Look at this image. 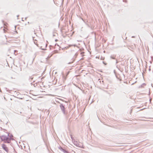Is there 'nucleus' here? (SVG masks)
Segmentation results:
<instances>
[{
	"instance_id": "1",
	"label": "nucleus",
	"mask_w": 153,
	"mask_h": 153,
	"mask_svg": "<svg viewBox=\"0 0 153 153\" xmlns=\"http://www.w3.org/2000/svg\"><path fill=\"white\" fill-rule=\"evenodd\" d=\"M0 139L1 141H3L4 143H10L11 139V137H9L7 136L4 135H2L0 136Z\"/></svg>"
},
{
	"instance_id": "2",
	"label": "nucleus",
	"mask_w": 153,
	"mask_h": 153,
	"mask_svg": "<svg viewBox=\"0 0 153 153\" xmlns=\"http://www.w3.org/2000/svg\"><path fill=\"white\" fill-rule=\"evenodd\" d=\"M60 108L62 111V112L64 114H66L65 112V108L64 107V105H63V104H60Z\"/></svg>"
},
{
	"instance_id": "3",
	"label": "nucleus",
	"mask_w": 153,
	"mask_h": 153,
	"mask_svg": "<svg viewBox=\"0 0 153 153\" xmlns=\"http://www.w3.org/2000/svg\"><path fill=\"white\" fill-rule=\"evenodd\" d=\"M74 145L79 147H82V144H79L77 141L75 140L74 141Z\"/></svg>"
},
{
	"instance_id": "4",
	"label": "nucleus",
	"mask_w": 153,
	"mask_h": 153,
	"mask_svg": "<svg viewBox=\"0 0 153 153\" xmlns=\"http://www.w3.org/2000/svg\"><path fill=\"white\" fill-rule=\"evenodd\" d=\"M2 146L3 149L4 150H5L8 153L9 151L7 147V146H6V145L5 144H3L2 145Z\"/></svg>"
},
{
	"instance_id": "5",
	"label": "nucleus",
	"mask_w": 153,
	"mask_h": 153,
	"mask_svg": "<svg viewBox=\"0 0 153 153\" xmlns=\"http://www.w3.org/2000/svg\"><path fill=\"white\" fill-rule=\"evenodd\" d=\"M9 137H11V140H13L14 139L13 138V136L11 134H10L9 133H8L7 136Z\"/></svg>"
},
{
	"instance_id": "6",
	"label": "nucleus",
	"mask_w": 153,
	"mask_h": 153,
	"mask_svg": "<svg viewBox=\"0 0 153 153\" xmlns=\"http://www.w3.org/2000/svg\"><path fill=\"white\" fill-rule=\"evenodd\" d=\"M59 149L62 152L65 153L66 152V150H65L64 149L62 148L61 147H60L59 148Z\"/></svg>"
},
{
	"instance_id": "7",
	"label": "nucleus",
	"mask_w": 153,
	"mask_h": 153,
	"mask_svg": "<svg viewBox=\"0 0 153 153\" xmlns=\"http://www.w3.org/2000/svg\"><path fill=\"white\" fill-rule=\"evenodd\" d=\"M29 91H30L29 94H32V95H34V96H36V94H33V93L31 92H32L33 91L31 90H30Z\"/></svg>"
},
{
	"instance_id": "8",
	"label": "nucleus",
	"mask_w": 153,
	"mask_h": 153,
	"mask_svg": "<svg viewBox=\"0 0 153 153\" xmlns=\"http://www.w3.org/2000/svg\"><path fill=\"white\" fill-rule=\"evenodd\" d=\"M146 84L145 83H143L142 85H141L140 86H139V88H142Z\"/></svg>"
},
{
	"instance_id": "9",
	"label": "nucleus",
	"mask_w": 153,
	"mask_h": 153,
	"mask_svg": "<svg viewBox=\"0 0 153 153\" xmlns=\"http://www.w3.org/2000/svg\"><path fill=\"white\" fill-rule=\"evenodd\" d=\"M110 57L111 59H115V57H114L112 56H111Z\"/></svg>"
},
{
	"instance_id": "10",
	"label": "nucleus",
	"mask_w": 153,
	"mask_h": 153,
	"mask_svg": "<svg viewBox=\"0 0 153 153\" xmlns=\"http://www.w3.org/2000/svg\"><path fill=\"white\" fill-rule=\"evenodd\" d=\"M66 152H65L64 153H70L68 152V151H66Z\"/></svg>"
},
{
	"instance_id": "11",
	"label": "nucleus",
	"mask_w": 153,
	"mask_h": 153,
	"mask_svg": "<svg viewBox=\"0 0 153 153\" xmlns=\"http://www.w3.org/2000/svg\"><path fill=\"white\" fill-rule=\"evenodd\" d=\"M30 84H31V86L32 87V86H33V84H32V83H31Z\"/></svg>"
},
{
	"instance_id": "12",
	"label": "nucleus",
	"mask_w": 153,
	"mask_h": 153,
	"mask_svg": "<svg viewBox=\"0 0 153 153\" xmlns=\"http://www.w3.org/2000/svg\"><path fill=\"white\" fill-rule=\"evenodd\" d=\"M58 41V39H56L55 40V41L56 42H57Z\"/></svg>"
},
{
	"instance_id": "13",
	"label": "nucleus",
	"mask_w": 153,
	"mask_h": 153,
	"mask_svg": "<svg viewBox=\"0 0 153 153\" xmlns=\"http://www.w3.org/2000/svg\"><path fill=\"white\" fill-rule=\"evenodd\" d=\"M34 57L33 58H32V61H33V60L34 59Z\"/></svg>"
},
{
	"instance_id": "14",
	"label": "nucleus",
	"mask_w": 153,
	"mask_h": 153,
	"mask_svg": "<svg viewBox=\"0 0 153 153\" xmlns=\"http://www.w3.org/2000/svg\"><path fill=\"white\" fill-rule=\"evenodd\" d=\"M71 139H72V140H73V137H72V136H71Z\"/></svg>"
},
{
	"instance_id": "15",
	"label": "nucleus",
	"mask_w": 153,
	"mask_h": 153,
	"mask_svg": "<svg viewBox=\"0 0 153 153\" xmlns=\"http://www.w3.org/2000/svg\"><path fill=\"white\" fill-rule=\"evenodd\" d=\"M118 62L117 61V60H116V63H118Z\"/></svg>"
},
{
	"instance_id": "16",
	"label": "nucleus",
	"mask_w": 153,
	"mask_h": 153,
	"mask_svg": "<svg viewBox=\"0 0 153 153\" xmlns=\"http://www.w3.org/2000/svg\"><path fill=\"white\" fill-rule=\"evenodd\" d=\"M53 36H56V35L54 34H53Z\"/></svg>"
},
{
	"instance_id": "17",
	"label": "nucleus",
	"mask_w": 153,
	"mask_h": 153,
	"mask_svg": "<svg viewBox=\"0 0 153 153\" xmlns=\"http://www.w3.org/2000/svg\"><path fill=\"white\" fill-rule=\"evenodd\" d=\"M32 99H33V100H35L36 99H35V98H32Z\"/></svg>"
},
{
	"instance_id": "18",
	"label": "nucleus",
	"mask_w": 153,
	"mask_h": 153,
	"mask_svg": "<svg viewBox=\"0 0 153 153\" xmlns=\"http://www.w3.org/2000/svg\"><path fill=\"white\" fill-rule=\"evenodd\" d=\"M32 99H33V100H35L36 99H35V98H32Z\"/></svg>"
},
{
	"instance_id": "19",
	"label": "nucleus",
	"mask_w": 153,
	"mask_h": 153,
	"mask_svg": "<svg viewBox=\"0 0 153 153\" xmlns=\"http://www.w3.org/2000/svg\"><path fill=\"white\" fill-rule=\"evenodd\" d=\"M132 38H134V36H132Z\"/></svg>"
},
{
	"instance_id": "20",
	"label": "nucleus",
	"mask_w": 153,
	"mask_h": 153,
	"mask_svg": "<svg viewBox=\"0 0 153 153\" xmlns=\"http://www.w3.org/2000/svg\"><path fill=\"white\" fill-rule=\"evenodd\" d=\"M103 63L104 64H105V62H103Z\"/></svg>"
},
{
	"instance_id": "21",
	"label": "nucleus",
	"mask_w": 153,
	"mask_h": 153,
	"mask_svg": "<svg viewBox=\"0 0 153 153\" xmlns=\"http://www.w3.org/2000/svg\"><path fill=\"white\" fill-rule=\"evenodd\" d=\"M29 97H30V98H31V96H29Z\"/></svg>"
},
{
	"instance_id": "22",
	"label": "nucleus",
	"mask_w": 153,
	"mask_h": 153,
	"mask_svg": "<svg viewBox=\"0 0 153 153\" xmlns=\"http://www.w3.org/2000/svg\"><path fill=\"white\" fill-rule=\"evenodd\" d=\"M34 43H35V44H36V42H34Z\"/></svg>"
},
{
	"instance_id": "23",
	"label": "nucleus",
	"mask_w": 153,
	"mask_h": 153,
	"mask_svg": "<svg viewBox=\"0 0 153 153\" xmlns=\"http://www.w3.org/2000/svg\"><path fill=\"white\" fill-rule=\"evenodd\" d=\"M16 32L17 33V32L16 31Z\"/></svg>"
},
{
	"instance_id": "24",
	"label": "nucleus",
	"mask_w": 153,
	"mask_h": 153,
	"mask_svg": "<svg viewBox=\"0 0 153 153\" xmlns=\"http://www.w3.org/2000/svg\"><path fill=\"white\" fill-rule=\"evenodd\" d=\"M19 16V15H17V17H18Z\"/></svg>"
},
{
	"instance_id": "25",
	"label": "nucleus",
	"mask_w": 153,
	"mask_h": 153,
	"mask_svg": "<svg viewBox=\"0 0 153 153\" xmlns=\"http://www.w3.org/2000/svg\"><path fill=\"white\" fill-rule=\"evenodd\" d=\"M27 18H25V19H26Z\"/></svg>"
},
{
	"instance_id": "26",
	"label": "nucleus",
	"mask_w": 153,
	"mask_h": 153,
	"mask_svg": "<svg viewBox=\"0 0 153 153\" xmlns=\"http://www.w3.org/2000/svg\"><path fill=\"white\" fill-rule=\"evenodd\" d=\"M152 37H153V35H152Z\"/></svg>"
}]
</instances>
